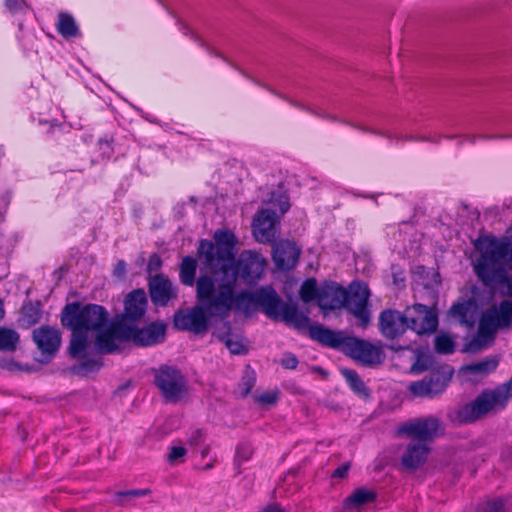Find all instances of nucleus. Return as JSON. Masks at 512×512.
Instances as JSON below:
<instances>
[{
    "label": "nucleus",
    "mask_w": 512,
    "mask_h": 512,
    "mask_svg": "<svg viewBox=\"0 0 512 512\" xmlns=\"http://www.w3.org/2000/svg\"><path fill=\"white\" fill-rule=\"evenodd\" d=\"M199 297L215 314H230L231 311L250 315L258 307L271 319H278L281 308V299L270 286H264L255 292L248 290L238 291L237 275L233 271L224 269L212 281L208 276L202 277L198 287Z\"/></svg>",
    "instance_id": "nucleus-1"
},
{
    "label": "nucleus",
    "mask_w": 512,
    "mask_h": 512,
    "mask_svg": "<svg viewBox=\"0 0 512 512\" xmlns=\"http://www.w3.org/2000/svg\"><path fill=\"white\" fill-rule=\"evenodd\" d=\"M215 244L202 240L198 247V257L204 266L211 272L208 275L212 281L224 269L236 273L247 284L256 283L261 279L267 265L266 259L258 252L246 250L240 253L234 261L235 235L229 230L220 229L214 234Z\"/></svg>",
    "instance_id": "nucleus-2"
},
{
    "label": "nucleus",
    "mask_w": 512,
    "mask_h": 512,
    "mask_svg": "<svg viewBox=\"0 0 512 512\" xmlns=\"http://www.w3.org/2000/svg\"><path fill=\"white\" fill-rule=\"evenodd\" d=\"M107 319V311L97 304L82 305L74 302L65 306L61 322L72 331L69 351L73 357L86 356L91 344L90 333H96L95 346L99 351V335L106 333L115 325L114 321L104 328Z\"/></svg>",
    "instance_id": "nucleus-3"
},
{
    "label": "nucleus",
    "mask_w": 512,
    "mask_h": 512,
    "mask_svg": "<svg viewBox=\"0 0 512 512\" xmlns=\"http://www.w3.org/2000/svg\"><path fill=\"white\" fill-rule=\"evenodd\" d=\"M165 329V325L159 322L151 323L142 329H136L131 324H115L109 331L99 335V352L112 353L118 350L121 344L127 340H133L141 346L156 345L164 340Z\"/></svg>",
    "instance_id": "nucleus-4"
},
{
    "label": "nucleus",
    "mask_w": 512,
    "mask_h": 512,
    "mask_svg": "<svg viewBox=\"0 0 512 512\" xmlns=\"http://www.w3.org/2000/svg\"><path fill=\"white\" fill-rule=\"evenodd\" d=\"M478 256L473 259L476 275L485 282L501 276L503 260L512 261V238L498 240L493 237H480L475 242Z\"/></svg>",
    "instance_id": "nucleus-5"
},
{
    "label": "nucleus",
    "mask_w": 512,
    "mask_h": 512,
    "mask_svg": "<svg viewBox=\"0 0 512 512\" xmlns=\"http://www.w3.org/2000/svg\"><path fill=\"white\" fill-rule=\"evenodd\" d=\"M511 325L512 302L504 300L499 305H493L482 314L477 334L470 343V349L486 347L492 343L498 329L508 328Z\"/></svg>",
    "instance_id": "nucleus-6"
},
{
    "label": "nucleus",
    "mask_w": 512,
    "mask_h": 512,
    "mask_svg": "<svg viewBox=\"0 0 512 512\" xmlns=\"http://www.w3.org/2000/svg\"><path fill=\"white\" fill-rule=\"evenodd\" d=\"M208 276V274H203L198 277L196 280V298L199 303L198 306H195L191 309H187L185 311H180L174 316V325L176 328L185 331H191L195 334H202L206 332L208 328V318L206 316V312L213 317L225 318L229 314H215L213 313L205 301H202L199 297L198 287L199 281L202 277Z\"/></svg>",
    "instance_id": "nucleus-7"
},
{
    "label": "nucleus",
    "mask_w": 512,
    "mask_h": 512,
    "mask_svg": "<svg viewBox=\"0 0 512 512\" xmlns=\"http://www.w3.org/2000/svg\"><path fill=\"white\" fill-rule=\"evenodd\" d=\"M155 384L168 402L179 401L186 393V381L176 369L164 366L155 375Z\"/></svg>",
    "instance_id": "nucleus-8"
},
{
    "label": "nucleus",
    "mask_w": 512,
    "mask_h": 512,
    "mask_svg": "<svg viewBox=\"0 0 512 512\" xmlns=\"http://www.w3.org/2000/svg\"><path fill=\"white\" fill-rule=\"evenodd\" d=\"M399 431L419 442L428 443L443 432L440 421L435 417L412 420L403 424Z\"/></svg>",
    "instance_id": "nucleus-9"
},
{
    "label": "nucleus",
    "mask_w": 512,
    "mask_h": 512,
    "mask_svg": "<svg viewBox=\"0 0 512 512\" xmlns=\"http://www.w3.org/2000/svg\"><path fill=\"white\" fill-rule=\"evenodd\" d=\"M407 328L417 334L432 333L437 327L435 313L422 304H416L405 311Z\"/></svg>",
    "instance_id": "nucleus-10"
},
{
    "label": "nucleus",
    "mask_w": 512,
    "mask_h": 512,
    "mask_svg": "<svg viewBox=\"0 0 512 512\" xmlns=\"http://www.w3.org/2000/svg\"><path fill=\"white\" fill-rule=\"evenodd\" d=\"M278 216L275 210L262 209L260 210L252 224L253 235L259 243H271L274 241L277 234Z\"/></svg>",
    "instance_id": "nucleus-11"
},
{
    "label": "nucleus",
    "mask_w": 512,
    "mask_h": 512,
    "mask_svg": "<svg viewBox=\"0 0 512 512\" xmlns=\"http://www.w3.org/2000/svg\"><path fill=\"white\" fill-rule=\"evenodd\" d=\"M347 300V291L336 283H325L319 287L317 303L324 316L330 311L343 308Z\"/></svg>",
    "instance_id": "nucleus-12"
},
{
    "label": "nucleus",
    "mask_w": 512,
    "mask_h": 512,
    "mask_svg": "<svg viewBox=\"0 0 512 512\" xmlns=\"http://www.w3.org/2000/svg\"><path fill=\"white\" fill-rule=\"evenodd\" d=\"M431 452L429 443L410 440L401 453V463L409 470H416L428 459Z\"/></svg>",
    "instance_id": "nucleus-13"
},
{
    "label": "nucleus",
    "mask_w": 512,
    "mask_h": 512,
    "mask_svg": "<svg viewBox=\"0 0 512 512\" xmlns=\"http://www.w3.org/2000/svg\"><path fill=\"white\" fill-rule=\"evenodd\" d=\"M124 313L121 318L115 320V324L124 323L130 325L129 321L140 319L146 311L147 297L143 290H135L129 293L124 301Z\"/></svg>",
    "instance_id": "nucleus-14"
},
{
    "label": "nucleus",
    "mask_w": 512,
    "mask_h": 512,
    "mask_svg": "<svg viewBox=\"0 0 512 512\" xmlns=\"http://www.w3.org/2000/svg\"><path fill=\"white\" fill-rule=\"evenodd\" d=\"M300 256V249L290 241H280L273 246L272 258L280 270L294 268Z\"/></svg>",
    "instance_id": "nucleus-15"
},
{
    "label": "nucleus",
    "mask_w": 512,
    "mask_h": 512,
    "mask_svg": "<svg viewBox=\"0 0 512 512\" xmlns=\"http://www.w3.org/2000/svg\"><path fill=\"white\" fill-rule=\"evenodd\" d=\"M379 328L381 333L390 339H394L407 329L406 315L396 310H385L379 317Z\"/></svg>",
    "instance_id": "nucleus-16"
},
{
    "label": "nucleus",
    "mask_w": 512,
    "mask_h": 512,
    "mask_svg": "<svg viewBox=\"0 0 512 512\" xmlns=\"http://www.w3.org/2000/svg\"><path fill=\"white\" fill-rule=\"evenodd\" d=\"M354 317L358 319L362 327H366L371 320V312L368 308L370 289L364 282L354 281Z\"/></svg>",
    "instance_id": "nucleus-17"
},
{
    "label": "nucleus",
    "mask_w": 512,
    "mask_h": 512,
    "mask_svg": "<svg viewBox=\"0 0 512 512\" xmlns=\"http://www.w3.org/2000/svg\"><path fill=\"white\" fill-rule=\"evenodd\" d=\"M33 340L43 354L55 353L61 344V335L57 328L41 326L33 331Z\"/></svg>",
    "instance_id": "nucleus-18"
},
{
    "label": "nucleus",
    "mask_w": 512,
    "mask_h": 512,
    "mask_svg": "<svg viewBox=\"0 0 512 512\" xmlns=\"http://www.w3.org/2000/svg\"><path fill=\"white\" fill-rule=\"evenodd\" d=\"M151 300L156 305H166L169 300L176 297L175 287L168 278L159 274L151 277L149 281Z\"/></svg>",
    "instance_id": "nucleus-19"
},
{
    "label": "nucleus",
    "mask_w": 512,
    "mask_h": 512,
    "mask_svg": "<svg viewBox=\"0 0 512 512\" xmlns=\"http://www.w3.org/2000/svg\"><path fill=\"white\" fill-rule=\"evenodd\" d=\"M497 366L498 359L496 357H487L462 367L460 373L466 380L477 382L492 373Z\"/></svg>",
    "instance_id": "nucleus-20"
},
{
    "label": "nucleus",
    "mask_w": 512,
    "mask_h": 512,
    "mask_svg": "<svg viewBox=\"0 0 512 512\" xmlns=\"http://www.w3.org/2000/svg\"><path fill=\"white\" fill-rule=\"evenodd\" d=\"M354 359L367 365L378 364L383 360V353L379 347L354 338Z\"/></svg>",
    "instance_id": "nucleus-21"
},
{
    "label": "nucleus",
    "mask_w": 512,
    "mask_h": 512,
    "mask_svg": "<svg viewBox=\"0 0 512 512\" xmlns=\"http://www.w3.org/2000/svg\"><path fill=\"white\" fill-rule=\"evenodd\" d=\"M445 383L437 378L423 379L421 381L413 382L409 386V390L414 396L417 397H434L442 393L445 389Z\"/></svg>",
    "instance_id": "nucleus-22"
},
{
    "label": "nucleus",
    "mask_w": 512,
    "mask_h": 512,
    "mask_svg": "<svg viewBox=\"0 0 512 512\" xmlns=\"http://www.w3.org/2000/svg\"><path fill=\"white\" fill-rule=\"evenodd\" d=\"M225 332H216L214 335L222 342L226 348L234 355H242L247 353V346L242 335L233 333L230 324L225 323Z\"/></svg>",
    "instance_id": "nucleus-23"
},
{
    "label": "nucleus",
    "mask_w": 512,
    "mask_h": 512,
    "mask_svg": "<svg viewBox=\"0 0 512 512\" xmlns=\"http://www.w3.org/2000/svg\"><path fill=\"white\" fill-rule=\"evenodd\" d=\"M309 335L313 340L329 347H339L342 344V336L321 325H312L309 328Z\"/></svg>",
    "instance_id": "nucleus-24"
},
{
    "label": "nucleus",
    "mask_w": 512,
    "mask_h": 512,
    "mask_svg": "<svg viewBox=\"0 0 512 512\" xmlns=\"http://www.w3.org/2000/svg\"><path fill=\"white\" fill-rule=\"evenodd\" d=\"M278 319L293 324L297 328L305 327L309 323L308 317L301 314L295 306L285 304H281Z\"/></svg>",
    "instance_id": "nucleus-25"
},
{
    "label": "nucleus",
    "mask_w": 512,
    "mask_h": 512,
    "mask_svg": "<svg viewBox=\"0 0 512 512\" xmlns=\"http://www.w3.org/2000/svg\"><path fill=\"white\" fill-rule=\"evenodd\" d=\"M56 27L59 34L66 39L80 36L79 28L75 19L68 13L61 12L58 14Z\"/></svg>",
    "instance_id": "nucleus-26"
},
{
    "label": "nucleus",
    "mask_w": 512,
    "mask_h": 512,
    "mask_svg": "<svg viewBox=\"0 0 512 512\" xmlns=\"http://www.w3.org/2000/svg\"><path fill=\"white\" fill-rule=\"evenodd\" d=\"M473 313L474 306L470 302L455 303L450 309V315L467 326L473 325Z\"/></svg>",
    "instance_id": "nucleus-27"
},
{
    "label": "nucleus",
    "mask_w": 512,
    "mask_h": 512,
    "mask_svg": "<svg viewBox=\"0 0 512 512\" xmlns=\"http://www.w3.org/2000/svg\"><path fill=\"white\" fill-rule=\"evenodd\" d=\"M196 260L192 257H185L180 266V279L183 284L192 286L195 282Z\"/></svg>",
    "instance_id": "nucleus-28"
},
{
    "label": "nucleus",
    "mask_w": 512,
    "mask_h": 512,
    "mask_svg": "<svg viewBox=\"0 0 512 512\" xmlns=\"http://www.w3.org/2000/svg\"><path fill=\"white\" fill-rule=\"evenodd\" d=\"M19 341V334L11 329L0 328V349L13 351Z\"/></svg>",
    "instance_id": "nucleus-29"
},
{
    "label": "nucleus",
    "mask_w": 512,
    "mask_h": 512,
    "mask_svg": "<svg viewBox=\"0 0 512 512\" xmlns=\"http://www.w3.org/2000/svg\"><path fill=\"white\" fill-rule=\"evenodd\" d=\"M435 349L440 354H450L454 352V338L446 333H441L435 337Z\"/></svg>",
    "instance_id": "nucleus-30"
},
{
    "label": "nucleus",
    "mask_w": 512,
    "mask_h": 512,
    "mask_svg": "<svg viewBox=\"0 0 512 512\" xmlns=\"http://www.w3.org/2000/svg\"><path fill=\"white\" fill-rule=\"evenodd\" d=\"M376 493L372 489L368 488H357L354 490V510L359 507L371 503L375 500Z\"/></svg>",
    "instance_id": "nucleus-31"
},
{
    "label": "nucleus",
    "mask_w": 512,
    "mask_h": 512,
    "mask_svg": "<svg viewBox=\"0 0 512 512\" xmlns=\"http://www.w3.org/2000/svg\"><path fill=\"white\" fill-rule=\"evenodd\" d=\"M508 262H512L511 260H503L502 262V271L501 276L491 282H485L483 279L479 278L485 285H492L495 283H500L502 285L501 294L505 296L512 297V277L504 276V265Z\"/></svg>",
    "instance_id": "nucleus-32"
},
{
    "label": "nucleus",
    "mask_w": 512,
    "mask_h": 512,
    "mask_svg": "<svg viewBox=\"0 0 512 512\" xmlns=\"http://www.w3.org/2000/svg\"><path fill=\"white\" fill-rule=\"evenodd\" d=\"M319 288L315 279H307L300 288V297L304 302H310L313 299L317 300Z\"/></svg>",
    "instance_id": "nucleus-33"
},
{
    "label": "nucleus",
    "mask_w": 512,
    "mask_h": 512,
    "mask_svg": "<svg viewBox=\"0 0 512 512\" xmlns=\"http://www.w3.org/2000/svg\"><path fill=\"white\" fill-rule=\"evenodd\" d=\"M253 454V449L248 443H241L237 446L235 452L234 463L238 469V473H241L240 466L244 462L248 461Z\"/></svg>",
    "instance_id": "nucleus-34"
},
{
    "label": "nucleus",
    "mask_w": 512,
    "mask_h": 512,
    "mask_svg": "<svg viewBox=\"0 0 512 512\" xmlns=\"http://www.w3.org/2000/svg\"><path fill=\"white\" fill-rule=\"evenodd\" d=\"M509 506V499L494 498L481 504L480 512H504Z\"/></svg>",
    "instance_id": "nucleus-35"
},
{
    "label": "nucleus",
    "mask_w": 512,
    "mask_h": 512,
    "mask_svg": "<svg viewBox=\"0 0 512 512\" xmlns=\"http://www.w3.org/2000/svg\"><path fill=\"white\" fill-rule=\"evenodd\" d=\"M5 7L13 15L25 12L28 9L26 2L18 0H6Z\"/></svg>",
    "instance_id": "nucleus-36"
},
{
    "label": "nucleus",
    "mask_w": 512,
    "mask_h": 512,
    "mask_svg": "<svg viewBox=\"0 0 512 512\" xmlns=\"http://www.w3.org/2000/svg\"><path fill=\"white\" fill-rule=\"evenodd\" d=\"M255 402L262 406H271L277 402V394L275 392H263L255 396Z\"/></svg>",
    "instance_id": "nucleus-37"
},
{
    "label": "nucleus",
    "mask_w": 512,
    "mask_h": 512,
    "mask_svg": "<svg viewBox=\"0 0 512 512\" xmlns=\"http://www.w3.org/2000/svg\"><path fill=\"white\" fill-rule=\"evenodd\" d=\"M186 455V449L182 446H173L168 454V461L172 464L178 463Z\"/></svg>",
    "instance_id": "nucleus-38"
},
{
    "label": "nucleus",
    "mask_w": 512,
    "mask_h": 512,
    "mask_svg": "<svg viewBox=\"0 0 512 512\" xmlns=\"http://www.w3.org/2000/svg\"><path fill=\"white\" fill-rule=\"evenodd\" d=\"M269 202L274 206L278 207V210L281 214H284L289 210L290 204L286 196L280 195L277 199H271Z\"/></svg>",
    "instance_id": "nucleus-39"
},
{
    "label": "nucleus",
    "mask_w": 512,
    "mask_h": 512,
    "mask_svg": "<svg viewBox=\"0 0 512 512\" xmlns=\"http://www.w3.org/2000/svg\"><path fill=\"white\" fill-rule=\"evenodd\" d=\"M354 393L367 398L369 396V390L364 383L354 375Z\"/></svg>",
    "instance_id": "nucleus-40"
},
{
    "label": "nucleus",
    "mask_w": 512,
    "mask_h": 512,
    "mask_svg": "<svg viewBox=\"0 0 512 512\" xmlns=\"http://www.w3.org/2000/svg\"><path fill=\"white\" fill-rule=\"evenodd\" d=\"M149 489H134L118 493L120 497H143L150 494Z\"/></svg>",
    "instance_id": "nucleus-41"
},
{
    "label": "nucleus",
    "mask_w": 512,
    "mask_h": 512,
    "mask_svg": "<svg viewBox=\"0 0 512 512\" xmlns=\"http://www.w3.org/2000/svg\"><path fill=\"white\" fill-rule=\"evenodd\" d=\"M281 364L286 369H295L297 367V358L292 354H285L281 360Z\"/></svg>",
    "instance_id": "nucleus-42"
},
{
    "label": "nucleus",
    "mask_w": 512,
    "mask_h": 512,
    "mask_svg": "<svg viewBox=\"0 0 512 512\" xmlns=\"http://www.w3.org/2000/svg\"><path fill=\"white\" fill-rule=\"evenodd\" d=\"M161 267V259L158 255L153 254L150 256L147 268L150 272L157 271Z\"/></svg>",
    "instance_id": "nucleus-43"
},
{
    "label": "nucleus",
    "mask_w": 512,
    "mask_h": 512,
    "mask_svg": "<svg viewBox=\"0 0 512 512\" xmlns=\"http://www.w3.org/2000/svg\"><path fill=\"white\" fill-rule=\"evenodd\" d=\"M202 441H203V433L201 430L194 431L189 438V443L193 446L200 445L202 443Z\"/></svg>",
    "instance_id": "nucleus-44"
},
{
    "label": "nucleus",
    "mask_w": 512,
    "mask_h": 512,
    "mask_svg": "<svg viewBox=\"0 0 512 512\" xmlns=\"http://www.w3.org/2000/svg\"><path fill=\"white\" fill-rule=\"evenodd\" d=\"M243 380H244V382L241 385L242 394L247 395L250 392V390L254 384V379L251 376H247V377H244Z\"/></svg>",
    "instance_id": "nucleus-45"
},
{
    "label": "nucleus",
    "mask_w": 512,
    "mask_h": 512,
    "mask_svg": "<svg viewBox=\"0 0 512 512\" xmlns=\"http://www.w3.org/2000/svg\"><path fill=\"white\" fill-rule=\"evenodd\" d=\"M349 467H350V465L348 463L338 467L337 469L334 470L332 477H335V478L345 477L349 471Z\"/></svg>",
    "instance_id": "nucleus-46"
},
{
    "label": "nucleus",
    "mask_w": 512,
    "mask_h": 512,
    "mask_svg": "<svg viewBox=\"0 0 512 512\" xmlns=\"http://www.w3.org/2000/svg\"><path fill=\"white\" fill-rule=\"evenodd\" d=\"M258 512H287V511L278 504H269V505L263 507Z\"/></svg>",
    "instance_id": "nucleus-47"
},
{
    "label": "nucleus",
    "mask_w": 512,
    "mask_h": 512,
    "mask_svg": "<svg viewBox=\"0 0 512 512\" xmlns=\"http://www.w3.org/2000/svg\"><path fill=\"white\" fill-rule=\"evenodd\" d=\"M126 271V264L123 261H119L114 269V274L118 277H122Z\"/></svg>",
    "instance_id": "nucleus-48"
},
{
    "label": "nucleus",
    "mask_w": 512,
    "mask_h": 512,
    "mask_svg": "<svg viewBox=\"0 0 512 512\" xmlns=\"http://www.w3.org/2000/svg\"><path fill=\"white\" fill-rule=\"evenodd\" d=\"M100 367V363L98 361H88L83 364V368L86 370H96Z\"/></svg>",
    "instance_id": "nucleus-49"
},
{
    "label": "nucleus",
    "mask_w": 512,
    "mask_h": 512,
    "mask_svg": "<svg viewBox=\"0 0 512 512\" xmlns=\"http://www.w3.org/2000/svg\"><path fill=\"white\" fill-rule=\"evenodd\" d=\"M352 507V495H349L346 497L344 503H343V510L349 511Z\"/></svg>",
    "instance_id": "nucleus-50"
},
{
    "label": "nucleus",
    "mask_w": 512,
    "mask_h": 512,
    "mask_svg": "<svg viewBox=\"0 0 512 512\" xmlns=\"http://www.w3.org/2000/svg\"><path fill=\"white\" fill-rule=\"evenodd\" d=\"M425 368L420 366L419 363H416L414 364L412 367H411V371L412 372H415V373H419L421 371H423Z\"/></svg>",
    "instance_id": "nucleus-51"
},
{
    "label": "nucleus",
    "mask_w": 512,
    "mask_h": 512,
    "mask_svg": "<svg viewBox=\"0 0 512 512\" xmlns=\"http://www.w3.org/2000/svg\"><path fill=\"white\" fill-rule=\"evenodd\" d=\"M344 375L346 377L347 382L352 386V372L351 371H345Z\"/></svg>",
    "instance_id": "nucleus-52"
},
{
    "label": "nucleus",
    "mask_w": 512,
    "mask_h": 512,
    "mask_svg": "<svg viewBox=\"0 0 512 512\" xmlns=\"http://www.w3.org/2000/svg\"><path fill=\"white\" fill-rule=\"evenodd\" d=\"M210 451V447L209 446H204L202 449H201V457L204 458L208 455Z\"/></svg>",
    "instance_id": "nucleus-53"
},
{
    "label": "nucleus",
    "mask_w": 512,
    "mask_h": 512,
    "mask_svg": "<svg viewBox=\"0 0 512 512\" xmlns=\"http://www.w3.org/2000/svg\"><path fill=\"white\" fill-rule=\"evenodd\" d=\"M4 314H5V311H4V307H3V302L0 300V320L3 319Z\"/></svg>",
    "instance_id": "nucleus-54"
},
{
    "label": "nucleus",
    "mask_w": 512,
    "mask_h": 512,
    "mask_svg": "<svg viewBox=\"0 0 512 512\" xmlns=\"http://www.w3.org/2000/svg\"><path fill=\"white\" fill-rule=\"evenodd\" d=\"M38 320V316L34 317L32 320L29 321V323H36Z\"/></svg>",
    "instance_id": "nucleus-55"
}]
</instances>
